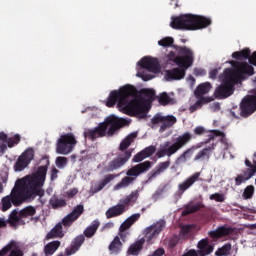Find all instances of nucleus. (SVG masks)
I'll list each match as a JSON object with an SVG mask.
<instances>
[{"mask_svg": "<svg viewBox=\"0 0 256 256\" xmlns=\"http://www.w3.org/2000/svg\"><path fill=\"white\" fill-rule=\"evenodd\" d=\"M84 212L85 206H83V204H78L74 207L72 212L62 219V225H64V227H71V225H73V223H75V221H77Z\"/></svg>", "mask_w": 256, "mask_h": 256, "instance_id": "nucleus-15", "label": "nucleus"}, {"mask_svg": "<svg viewBox=\"0 0 256 256\" xmlns=\"http://www.w3.org/2000/svg\"><path fill=\"white\" fill-rule=\"evenodd\" d=\"M193 153H195V146H192L191 148H188L186 151H184L177 159V161H187Z\"/></svg>", "mask_w": 256, "mask_h": 256, "instance_id": "nucleus-42", "label": "nucleus"}, {"mask_svg": "<svg viewBox=\"0 0 256 256\" xmlns=\"http://www.w3.org/2000/svg\"><path fill=\"white\" fill-rule=\"evenodd\" d=\"M209 91H211V83L205 82L197 86L194 94L197 99H203V96L207 95Z\"/></svg>", "mask_w": 256, "mask_h": 256, "instance_id": "nucleus-29", "label": "nucleus"}, {"mask_svg": "<svg viewBox=\"0 0 256 256\" xmlns=\"http://www.w3.org/2000/svg\"><path fill=\"white\" fill-rule=\"evenodd\" d=\"M192 229H193V226L191 225L182 226L180 229V235H182L183 237H188Z\"/></svg>", "mask_w": 256, "mask_h": 256, "instance_id": "nucleus-52", "label": "nucleus"}, {"mask_svg": "<svg viewBox=\"0 0 256 256\" xmlns=\"http://www.w3.org/2000/svg\"><path fill=\"white\" fill-rule=\"evenodd\" d=\"M197 248H198V251L196 252L199 256L211 255L214 249L213 245L209 243V239L207 238L200 240L197 244Z\"/></svg>", "mask_w": 256, "mask_h": 256, "instance_id": "nucleus-19", "label": "nucleus"}, {"mask_svg": "<svg viewBox=\"0 0 256 256\" xmlns=\"http://www.w3.org/2000/svg\"><path fill=\"white\" fill-rule=\"evenodd\" d=\"M217 147V144L213 143L211 146H207L206 148H203L200 150L194 157V161H209L211 159V153L215 151V148Z\"/></svg>", "mask_w": 256, "mask_h": 256, "instance_id": "nucleus-21", "label": "nucleus"}, {"mask_svg": "<svg viewBox=\"0 0 256 256\" xmlns=\"http://www.w3.org/2000/svg\"><path fill=\"white\" fill-rule=\"evenodd\" d=\"M193 132L194 134H191V132H184L183 134L178 136L175 142L172 144L170 141H166L156 153L158 159L175 155L177 151L183 149V147H185V145H187L188 143H191L192 139H195V137H201V135H205V133H207V130L203 126H197L194 128Z\"/></svg>", "mask_w": 256, "mask_h": 256, "instance_id": "nucleus-6", "label": "nucleus"}, {"mask_svg": "<svg viewBox=\"0 0 256 256\" xmlns=\"http://www.w3.org/2000/svg\"><path fill=\"white\" fill-rule=\"evenodd\" d=\"M21 219H23V217L21 216V212H17V210H13L9 216L8 221L10 225H17V223H19Z\"/></svg>", "mask_w": 256, "mask_h": 256, "instance_id": "nucleus-38", "label": "nucleus"}, {"mask_svg": "<svg viewBox=\"0 0 256 256\" xmlns=\"http://www.w3.org/2000/svg\"><path fill=\"white\" fill-rule=\"evenodd\" d=\"M203 103H209V100L207 98H201L192 106H190V113H195L199 107H203Z\"/></svg>", "mask_w": 256, "mask_h": 256, "instance_id": "nucleus-46", "label": "nucleus"}, {"mask_svg": "<svg viewBox=\"0 0 256 256\" xmlns=\"http://www.w3.org/2000/svg\"><path fill=\"white\" fill-rule=\"evenodd\" d=\"M57 237L60 239L65 237V234L63 233V224L61 223L56 224L46 235L47 241H49V239H57Z\"/></svg>", "mask_w": 256, "mask_h": 256, "instance_id": "nucleus-28", "label": "nucleus"}, {"mask_svg": "<svg viewBox=\"0 0 256 256\" xmlns=\"http://www.w3.org/2000/svg\"><path fill=\"white\" fill-rule=\"evenodd\" d=\"M217 75H219V70L213 69L209 72L210 79H217Z\"/></svg>", "mask_w": 256, "mask_h": 256, "instance_id": "nucleus-61", "label": "nucleus"}, {"mask_svg": "<svg viewBox=\"0 0 256 256\" xmlns=\"http://www.w3.org/2000/svg\"><path fill=\"white\" fill-rule=\"evenodd\" d=\"M140 218H141V214L140 213H136V214H133L130 217H128L126 219V222L128 223V225H130L132 227V225L137 223V221H139Z\"/></svg>", "mask_w": 256, "mask_h": 256, "instance_id": "nucleus-51", "label": "nucleus"}, {"mask_svg": "<svg viewBox=\"0 0 256 256\" xmlns=\"http://www.w3.org/2000/svg\"><path fill=\"white\" fill-rule=\"evenodd\" d=\"M135 139H137V132H132L121 141L119 151L124 152L118 154L116 158L108 163L104 168L107 173H113V171H117L127 164V161H129L131 159V155H133V151L129 149V147H131V143H133Z\"/></svg>", "mask_w": 256, "mask_h": 256, "instance_id": "nucleus-8", "label": "nucleus"}, {"mask_svg": "<svg viewBox=\"0 0 256 256\" xmlns=\"http://www.w3.org/2000/svg\"><path fill=\"white\" fill-rule=\"evenodd\" d=\"M77 145V139L73 133H67L60 136L56 143V152L59 155H69Z\"/></svg>", "mask_w": 256, "mask_h": 256, "instance_id": "nucleus-10", "label": "nucleus"}, {"mask_svg": "<svg viewBox=\"0 0 256 256\" xmlns=\"http://www.w3.org/2000/svg\"><path fill=\"white\" fill-rule=\"evenodd\" d=\"M99 225H100L99 221L95 220L90 226H88L84 230L85 237H88L89 239H91V237H93V235L97 233V230L99 229Z\"/></svg>", "mask_w": 256, "mask_h": 256, "instance_id": "nucleus-34", "label": "nucleus"}, {"mask_svg": "<svg viewBox=\"0 0 256 256\" xmlns=\"http://www.w3.org/2000/svg\"><path fill=\"white\" fill-rule=\"evenodd\" d=\"M123 213H125L123 206L117 204L115 206L110 207L106 211L105 215H106L107 219H113V217H119V216L123 215Z\"/></svg>", "mask_w": 256, "mask_h": 256, "instance_id": "nucleus-31", "label": "nucleus"}, {"mask_svg": "<svg viewBox=\"0 0 256 256\" xmlns=\"http://www.w3.org/2000/svg\"><path fill=\"white\" fill-rule=\"evenodd\" d=\"M138 65L141 69H146L150 73H159L161 71V65L157 58L146 56L138 62Z\"/></svg>", "mask_w": 256, "mask_h": 256, "instance_id": "nucleus-14", "label": "nucleus"}, {"mask_svg": "<svg viewBox=\"0 0 256 256\" xmlns=\"http://www.w3.org/2000/svg\"><path fill=\"white\" fill-rule=\"evenodd\" d=\"M167 226V222L165 220L160 219L156 223L148 226L144 229V239L147 243H151L153 239H157L159 234L165 229Z\"/></svg>", "mask_w": 256, "mask_h": 256, "instance_id": "nucleus-11", "label": "nucleus"}, {"mask_svg": "<svg viewBox=\"0 0 256 256\" xmlns=\"http://www.w3.org/2000/svg\"><path fill=\"white\" fill-rule=\"evenodd\" d=\"M253 193H255V187L247 186L243 192L244 199H251L253 197Z\"/></svg>", "mask_w": 256, "mask_h": 256, "instance_id": "nucleus-48", "label": "nucleus"}, {"mask_svg": "<svg viewBox=\"0 0 256 256\" xmlns=\"http://www.w3.org/2000/svg\"><path fill=\"white\" fill-rule=\"evenodd\" d=\"M59 175V170L57 168H52L51 172H50V179L51 181H55V179H57Z\"/></svg>", "mask_w": 256, "mask_h": 256, "instance_id": "nucleus-57", "label": "nucleus"}, {"mask_svg": "<svg viewBox=\"0 0 256 256\" xmlns=\"http://www.w3.org/2000/svg\"><path fill=\"white\" fill-rule=\"evenodd\" d=\"M174 49L177 53L170 51L167 58L175 65H178L179 68L168 70L166 78L168 81H181V79L185 78V71L195 63V53L187 46H174Z\"/></svg>", "mask_w": 256, "mask_h": 256, "instance_id": "nucleus-4", "label": "nucleus"}, {"mask_svg": "<svg viewBox=\"0 0 256 256\" xmlns=\"http://www.w3.org/2000/svg\"><path fill=\"white\" fill-rule=\"evenodd\" d=\"M118 237H119V239H121L123 242H125L126 241V239H127V235H128V233L127 232H125V231H121V230H119V233H118Z\"/></svg>", "mask_w": 256, "mask_h": 256, "instance_id": "nucleus-62", "label": "nucleus"}, {"mask_svg": "<svg viewBox=\"0 0 256 256\" xmlns=\"http://www.w3.org/2000/svg\"><path fill=\"white\" fill-rule=\"evenodd\" d=\"M173 43H175L173 37H165L158 41V45H160V47H173V49L178 47L177 45H173Z\"/></svg>", "mask_w": 256, "mask_h": 256, "instance_id": "nucleus-39", "label": "nucleus"}, {"mask_svg": "<svg viewBox=\"0 0 256 256\" xmlns=\"http://www.w3.org/2000/svg\"><path fill=\"white\" fill-rule=\"evenodd\" d=\"M141 93L144 97H147V99H154L155 97V90L153 89H142Z\"/></svg>", "mask_w": 256, "mask_h": 256, "instance_id": "nucleus-53", "label": "nucleus"}, {"mask_svg": "<svg viewBox=\"0 0 256 256\" xmlns=\"http://www.w3.org/2000/svg\"><path fill=\"white\" fill-rule=\"evenodd\" d=\"M200 177H201V172H195L193 175H191L186 180H184L182 183H180L178 185V191H179L180 195H183V193H185V191H187L188 189H191V187H193V185H195V183H197V181H199Z\"/></svg>", "mask_w": 256, "mask_h": 256, "instance_id": "nucleus-17", "label": "nucleus"}, {"mask_svg": "<svg viewBox=\"0 0 256 256\" xmlns=\"http://www.w3.org/2000/svg\"><path fill=\"white\" fill-rule=\"evenodd\" d=\"M177 123V118L173 115L164 116L159 133H165L167 129H171Z\"/></svg>", "mask_w": 256, "mask_h": 256, "instance_id": "nucleus-27", "label": "nucleus"}, {"mask_svg": "<svg viewBox=\"0 0 256 256\" xmlns=\"http://www.w3.org/2000/svg\"><path fill=\"white\" fill-rule=\"evenodd\" d=\"M169 167H171V160L170 159H168L165 162L158 163L156 165L155 169L152 170L148 174V180L146 181V183H151V181H153V179H155L156 177H159V175H161L162 173H165V171H167Z\"/></svg>", "mask_w": 256, "mask_h": 256, "instance_id": "nucleus-16", "label": "nucleus"}, {"mask_svg": "<svg viewBox=\"0 0 256 256\" xmlns=\"http://www.w3.org/2000/svg\"><path fill=\"white\" fill-rule=\"evenodd\" d=\"M231 251V244H225L223 247L219 248L216 252V256H225L229 255V252Z\"/></svg>", "mask_w": 256, "mask_h": 256, "instance_id": "nucleus-45", "label": "nucleus"}, {"mask_svg": "<svg viewBox=\"0 0 256 256\" xmlns=\"http://www.w3.org/2000/svg\"><path fill=\"white\" fill-rule=\"evenodd\" d=\"M56 166L58 169H63L64 167H67V157L58 156L56 158Z\"/></svg>", "mask_w": 256, "mask_h": 256, "instance_id": "nucleus-50", "label": "nucleus"}, {"mask_svg": "<svg viewBox=\"0 0 256 256\" xmlns=\"http://www.w3.org/2000/svg\"><path fill=\"white\" fill-rule=\"evenodd\" d=\"M144 159H147L145 157V154L143 153V151L138 152L132 159L133 163H141V161H143Z\"/></svg>", "mask_w": 256, "mask_h": 256, "instance_id": "nucleus-54", "label": "nucleus"}, {"mask_svg": "<svg viewBox=\"0 0 256 256\" xmlns=\"http://www.w3.org/2000/svg\"><path fill=\"white\" fill-rule=\"evenodd\" d=\"M244 163L248 168L243 171V174L235 178V185H242V183L249 181L256 174V159H253V163H251V160L245 159Z\"/></svg>", "mask_w": 256, "mask_h": 256, "instance_id": "nucleus-13", "label": "nucleus"}, {"mask_svg": "<svg viewBox=\"0 0 256 256\" xmlns=\"http://www.w3.org/2000/svg\"><path fill=\"white\" fill-rule=\"evenodd\" d=\"M209 199L211 201H217V203H223L225 201V194L214 193L210 195Z\"/></svg>", "mask_w": 256, "mask_h": 256, "instance_id": "nucleus-49", "label": "nucleus"}, {"mask_svg": "<svg viewBox=\"0 0 256 256\" xmlns=\"http://www.w3.org/2000/svg\"><path fill=\"white\" fill-rule=\"evenodd\" d=\"M79 193V190L77 188H72L66 192V195L69 197V199H72V197H75Z\"/></svg>", "mask_w": 256, "mask_h": 256, "instance_id": "nucleus-58", "label": "nucleus"}, {"mask_svg": "<svg viewBox=\"0 0 256 256\" xmlns=\"http://www.w3.org/2000/svg\"><path fill=\"white\" fill-rule=\"evenodd\" d=\"M256 112V97L253 95L246 96L240 104L241 117H251Z\"/></svg>", "mask_w": 256, "mask_h": 256, "instance_id": "nucleus-12", "label": "nucleus"}, {"mask_svg": "<svg viewBox=\"0 0 256 256\" xmlns=\"http://www.w3.org/2000/svg\"><path fill=\"white\" fill-rule=\"evenodd\" d=\"M13 247H15V242L11 241L0 250V256H23V251L20 249L11 250Z\"/></svg>", "mask_w": 256, "mask_h": 256, "instance_id": "nucleus-22", "label": "nucleus"}, {"mask_svg": "<svg viewBox=\"0 0 256 256\" xmlns=\"http://www.w3.org/2000/svg\"><path fill=\"white\" fill-rule=\"evenodd\" d=\"M137 95V88L131 85H125L119 90H113L106 101V107H117L122 113L130 115V117H137L143 113H147V106L145 105V98Z\"/></svg>", "mask_w": 256, "mask_h": 256, "instance_id": "nucleus-2", "label": "nucleus"}, {"mask_svg": "<svg viewBox=\"0 0 256 256\" xmlns=\"http://www.w3.org/2000/svg\"><path fill=\"white\" fill-rule=\"evenodd\" d=\"M37 213V209L33 206H27L20 211V217L27 218L33 217Z\"/></svg>", "mask_w": 256, "mask_h": 256, "instance_id": "nucleus-37", "label": "nucleus"}, {"mask_svg": "<svg viewBox=\"0 0 256 256\" xmlns=\"http://www.w3.org/2000/svg\"><path fill=\"white\" fill-rule=\"evenodd\" d=\"M7 143V146L11 149L15 147V145H19L21 143V135L15 134L13 137L8 138L5 132H0V142Z\"/></svg>", "mask_w": 256, "mask_h": 256, "instance_id": "nucleus-23", "label": "nucleus"}, {"mask_svg": "<svg viewBox=\"0 0 256 256\" xmlns=\"http://www.w3.org/2000/svg\"><path fill=\"white\" fill-rule=\"evenodd\" d=\"M233 228L227 226H220L216 230L208 233L211 239H221V237H227V235H233Z\"/></svg>", "mask_w": 256, "mask_h": 256, "instance_id": "nucleus-20", "label": "nucleus"}, {"mask_svg": "<svg viewBox=\"0 0 256 256\" xmlns=\"http://www.w3.org/2000/svg\"><path fill=\"white\" fill-rule=\"evenodd\" d=\"M137 197H139V192L137 190L133 191L128 196L121 199L119 201L118 205L123 207V210H124V213H125V211H127V207H129V204L135 203V201H137Z\"/></svg>", "mask_w": 256, "mask_h": 256, "instance_id": "nucleus-25", "label": "nucleus"}, {"mask_svg": "<svg viewBox=\"0 0 256 256\" xmlns=\"http://www.w3.org/2000/svg\"><path fill=\"white\" fill-rule=\"evenodd\" d=\"M61 247V242L59 240L49 242L45 247H44V253L46 256L53 255L55 251H57Z\"/></svg>", "mask_w": 256, "mask_h": 256, "instance_id": "nucleus-32", "label": "nucleus"}, {"mask_svg": "<svg viewBox=\"0 0 256 256\" xmlns=\"http://www.w3.org/2000/svg\"><path fill=\"white\" fill-rule=\"evenodd\" d=\"M83 243H85V235L80 234L76 236L72 240L70 247L65 249L66 256L75 255V253L81 249V245H83Z\"/></svg>", "mask_w": 256, "mask_h": 256, "instance_id": "nucleus-18", "label": "nucleus"}, {"mask_svg": "<svg viewBox=\"0 0 256 256\" xmlns=\"http://www.w3.org/2000/svg\"><path fill=\"white\" fill-rule=\"evenodd\" d=\"M140 77H141V79H142L143 81H150V79H151L149 75H143V74H141Z\"/></svg>", "mask_w": 256, "mask_h": 256, "instance_id": "nucleus-64", "label": "nucleus"}, {"mask_svg": "<svg viewBox=\"0 0 256 256\" xmlns=\"http://www.w3.org/2000/svg\"><path fill=\"white\" fill-rule=\"evenodd\" d=\"M127 125H129L127 119L110 115L94 129H86L83 135L85 139H89V141H95L106 135L113 137L116 131H119L122 127H127Z\"/></svg>", "mask_w": 256, "mask_h": 256, "instance_id": "nucleus-5", "label": "nucleus"}, {"mask_svg": "<svg viewBox=\"0 0 256 256\" xmlns=\"http://www.w3.org/2000/svg\"><path fill=\"white\" fill-rule=\"evenodd\" d=\"M165 116H162L160 114L155 115L152 119H151V123L152 125H159V123H163V119Z\"/></svg>", "mask_w": 256, "mask_h": 256, "instance_id": "nucleus-55", "label": "nucleus"}, {"mask_svg": "<svg viewBox=\"0 0 256 256\" xmlns=\"http://www.w3.org/2000/svg\"><path fill=\"white\" fill-rule=\"evenodd\" d=\"M248 61L250 65H254L256 67V51L253 52L252 55L250 54V58Z\"/></svg>", "mask_w": 256, "mask_h": 256, "instance_id": "nucleus-60", "label": "nucleus"}, {"mask_svg": "<svg viewBox=\"0 0 256 256\" xmlns=\"http://www.w3.org/2000/svg\"><path fill=\"white\" fill-rule=\"evenodd\" d=\"M156 151L157 148L155 146H148L142 150V153L144 154V157L147 159V157H152Z\"/></svg>", "mask_w": 256, "mask_h": 256, "instance_id": "nucleus-47", "label": "nucleus"}, {"mask_svg": "<svg viewBox=\"0 0 256 256\" xmlns=\"http://www.w3.org/2000/svg\"><path fill=\"white\" fill-rule=\"evenodd\" d=\"M127 229H131V225L129 224V222H127V220H125L119 228V231H127Z\"/></svg>", "mask_w": 256, "mask_h": 256, "instance_id": "nucleus-59", "label": "nucleus"}, {"mask_svg": "<svg viewBox=\"0 0 256 256\" xmlns=\"http://www.w3.org/2000/svg\"><path fill=\"white\" fill-rule=\"evenodd\" d=\"M145 245V238H140L139 240L135 241L133 244L130 245L128 248V255L137 256L141 251H143V246Z\"/></svg>", "mask_w": 256, "mask_h": 256, "instance_id": "nucleus-26", "label": "nucleus"}, {"mask_svg": "<svg viewBox=\"0 0 256 256\" xmlns=\"http://www.w3.org/2000/svg\"><path fill=\"white\" fill-rule=\"evenodd\" d=\"M152 163L147 160L132 166L127 170L125 177L121 179V181L114 186V191H120V189H127L129 185H133L134 181L137 180L139 175H143V173H147L149 169H151Z\"/></svg>", "mask_w": 256, "mask_h": 256, "instance_id": "nucleus-9", "label": "nucleus"}, {"mask_svg": "<svg viewBox=\"0 0 256 256\" xmlns=\"http://www.w3.org/2000/svg\"><path fill=\"white\" fill-rule=\"evenodd\" d=\"M49 160L44 166H39L37 171L31 176H25L15 182L10 195L2 198V211H9L13 205L19 207L25 201H33L35 197H43L45 190L41 189L45 185Z\"/></svg>", "mask_w": 256, "mask_h": 256, "instance_id": "nucleus-1", "label": "nucleus"}, {"mask_svg": "<svg viewBox=\"0 0 256 256\" xmlns=\"http://www.w3.org/2000/svg\"><path fill=\"white\" fill-rule=\"evenodd\" d=\"M211 18L195 14H181L173 17L170 23L172 29L184 31H199V29H206L211 25Z\"/></svg>", "mask_w": 256, "mask_h": 256, "instance_id": "nucleus-7", "label": "nucleus"}, {"mask_svg": "<svg viewBox=\"0 0 256 256\" xmlns=\"http://www.w3.org/2000/svg\"><path fill=\"white\" fill-rule=\"evenodd\" d=\"M251 56V49L244 48L241 51H236L232 53V59H237L238 61H243L244 59H248Z\"/></svg>", "mask_w": 256, "mask_h": 256, "instance_id": "nucleus-33", "label": "nucleus"}, {"mask_svg": "<svg viewBox=\"0 0 256 256\" xmlns=\"http://www.w3.org/2000/svg\"><path fill=\"white\" fill-rule=\"evenodd\" d=\"M230 64L234 66V69L227 68L224 70L222 84L214 92L216 99H227V97H231V94L235 91V85L244 79L245 75L249 77L255 75V68L247 62H235L232 60Z\"/></svg>", "mask_w": 256, "mask_h": 256, "instance_id": "nucleus-3", "label": "nucleus"}, {"mask_svg": "<svg viewBox=\"0 0 256 256\" xmlns=\"http://www.w3.org/2000/svg\"><path fill=\"white\" fill-rule=\"evenodd\" d=\"M121 247H123V243H121V238H119V236H116L110 243L109 250L113 253H119V251H121Z\"/></svg>", "mask_w": 256, "mask_h": 256, "instance_id": "nucleus-36", "label": "nucleus"}, {"mask_svg": "<svg viewBox=\"0 0 256 256\" xmlns=\"http://www.w3.org/2000/svg\"><path fill=\"white\" fill-rule=\"evenodd\" d=\"M158 101L160 105H169L171 103V97L169 96V94H167V92H162L158 96Z\"/></svg>", "mask_w": 256, "mask_h": 256, "instance_id": "nucleus-43", "label": "nucleus"}, {"mask_svg": "<svg viewBox=\"0 0 256 256\" xmlns=\"http://www.w3.org/2000/svg\"><path fill=\"white\" fill-rule=\"evenodd\" d=\"M201 209V204L197 203L194 205L188 204L184 207V210L182 211L183 217H187V215H191L192 213H197Z\"/></svg>", "mask_w": 256, "mask_h": 256, "instance_id": "nucleus-35", "label": "nucleus"}, {"mask_svg": "<svg viewBox=\"0 0 256 256\" xmlns=\"http://www.w3.org/2000/svg\"><path fill=\"white\" fill-rule=\"evenodd\" d=\"M29 165V162L22 158L21 156H19L18 160L15 163V171H23V169H25L27 166Z\"/></svg>", "mask_w": 256, "mask_h": 256, "instance_id": "nucleus-40", "label": "nucleus"}, {"mask_svg": "<svg viewBox=\"0 0 256 256\" xmlns=\"http://www.w3.org/2000/svg\"><path fill=\"white\" fill-rule=\"evenodd\" d=\"M194 75L195 77H204V75H207V72L203 68H195Z\"/></svg>", "mask_w": 256, "mask_h": 256, "instance_id": "nucleus-56", "label": "nucleus"}, {"mask_svg": "<svg viewBox=\"0 0 256 256\" xmlns=\"http://www.w3.org/2000/svg\"><path fill=\"white\" fill-rule=\"evenodd\" d=\"M221 135H223L221 130H210V134L208 135V139L204 142V145L209 144V142L215 140V137H219Z\"/></svg>", "mask_w": 256, "mask_h": 256, "instance_id": "nucleus-44", "label": "nucleus"}, {"mask_svg": "<svg viewBox=\"0 0 256 256\" xmlns=\"http://www.w3.org/2000/svg\"><path fill=\"white\" fill-rule=\"evenodd\" d=\"M20 157L25 159L28 163H31L35 157V150H33V148H28L22 153Z\"/></svg>", "mask_w": 256, "mask_h": 256, "instance_id": "nucleus-41", "label": "nucleus"}, {"mask_svg": "<svg viewBox=\"0 0 256 256\" xmlns=\"http://www.w3.org/2000/svg\"><path fill=\"white\" fill-rule=\"evenodd\" d=\"M49 205L52 209H62V207H67V200L65 198H59L54 194L49 200Z\"/></svg>", "mask_w": 256, "mask_h": 256, "instance_id": "nucleus-30", "label": "nucleus"}, {"mask_svg": "<svg viewBox=\"0 0 256 256\" xmlns=\"http://www.w3.org/2000/svg\"><path fill=\"white\" fill-rule=\"evenodd\" d=\"M119 177V174H107L104 178L94 186V193H99V191H103L105 186L109 185L113 179Z\"/></svg>", "mask_w": 256, "mask_h": 256, "instance_id": "nucleus-24", "label": "nucleus"}, {"mask_svg": "<svg viewBox=\"0 0 256 256\" xmlns=\"http://www.w3.org/2000/svg\"><path fill=\"white\" fill-rule=\"evenodd\" d=\"M7 144H5V142H0V155H3V153H5V151H7Z\"/></svg>", "mask_w": 256, "mask_h": 256, "instance_id": "nucleus-63", "label": "nucleus"}]
</instances>
